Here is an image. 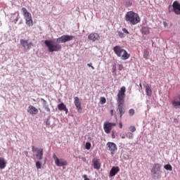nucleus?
<instances>
[{
    "instance_id": "25",
    "label": "nucleus",
    "mask_w": 180,
    "mask_h": 180,
    "mask_svg": "<svg viewBox=\"0 0 180 180\" xmlns=\"http://www.w3.org/2000/svg\"><path fill=\"white\" fill-rule=\"evenodd\" d=\"M128 113L129 116H134V113H136V111L134 110V109L131 108L130 110H129Z\"/></svg>"
},
{
    "instance_id": "11",
    "label": "nucleus",
    "mask_w": 180,
    "mask_h": 180,
    "mask_svg": "<svg viewBox=\"0 0 180 180\" xmlns=\"http://www.w3.org/2000/svg\"><path fill=\"white\" fill-rule=\"evenodd\" d=\"M152 175H157L158 172H161V165L159 163H155L151 170Z\"/></svg>"
},
{
    "instance_id": "35",
    "label": "nucleus",
    "mask_w": 180,
    "mask_h": 180,
    "mask_svg": "<svg viewBox=\"0 0 180 180\" xmlns=\"http://www.w3.org/2000/svg\"><path fill=\"white\" fill-rule=\"evenodd\" d=\"M45 110H46V112H50V108H49L48 105L45 106Z\"/></svg>"
},
{
    "instance_id": "23",
    "label": "nucleus",
    "mask_w": 180,
    "mask_h": 180,
    "mask_svg": "<svg viewBox=\"0 0 180 180\" xmlns=\"http://www.w3.org/2000/svg\"><path fill=\"white\" fill-rule=\"evenodd\" d=\"M148 57H150V52L148 49H145L143 51V58H145L146 60H148Z\"/></svg>"
},
{
    "instance_id": "22",
    "label": "nucleus",
    "mask_w": 180,
    "mask_h": 180,
    "mask_svg": "<svg viewBox=\"0 0 180 180\" xmlns=\"http://www.w3.org/2000/svg\"><path fill=\"white\" fill-rule=\"evenodd\" d=\"M141 33L143 34H150V30L147 27H143L141 29Z\"/></svg>"
},
{
    "instance_id": "37",
    "label": "nucleus",
    "mask_w": 180,
    "mask_h": 180,
    "mask_svg": "<svg viewBox=\"0 0 180 180\" xmlns=\"http://www.w3.org/2000/svg\"><path fill=\"white\" fill-rule=\"evenodd\" d=\"M119 127L120 129H123V124L122 122L119 123Z\"/></svg>"
},
{
    "instance_id": "21",
    "label": "nucleus",
    "mask_w": 180,
    "mask_h": 180,
    "mask_svg": "<svg viewBox=\"0 0 180 180\" xmlns=\"http://www.w3.org/2000/svg\"><path fill=\"white\" fill-rule=\"evenodd\" d=\"M179 101H176L175 100L172 101V104L173 105L174 108H175V109L180 108V96H179Z\"/></svg>"
},
{
    "instance_id": "10",
    "label": "nucleus",
    "mask_w": 180,
    "mask_h": 180,
    "mask_svg": "<svg viewBox=\"0 0 180 180\" xmlns=\"http://www.w3.org/2000/svg\"><path fill=\"white\" fill-rule=\"evenodd\" d=\"M20 43L21 46H22V47L27 50H30V49L33 47V42H29V41L26 39H20Z\"/></svg>"
},
{
    "instance_id": "15",
    "label": "nucleus",
    "mask_w": 180,
    "mask_h": 180,
    "mask_svg": "<svg viewBox=\"0 0 180 180\" xmlns=\"http://www.w3.org/2000/svg\"><path fill=\"white\" fill-rule=\"evenodd\" d=\"M120 172V168L119 167H112L110 171V177L112 178L115 176L117 172Z\"/></svg>"
},
{
    "instance_id": "20",
    "label": "nucleus",
    "mask_w": 180,
    "mask_h": 180,
    "mask_svg": "<svg viewBox=\"0 0 180 180\" xmlns=\"http://www.w3.org/2000/svg\"><path fill=\"white\" fill-rule=\"evenodd\" d=\"M6 167V160L5 158H0V169H4Z\"/></svg>"
},
{
    "instance_id": "31",
    "label": "nucleus",
    "mask_w": 180,
    "mask_h": 180,
    "mask_svg": "<svg viewBox=\"0 0 180 180\" xmlns=\"http://www.w3.org/2000/svg\"><path fill=\"white\" fill-rule=\"evenodd\" d=\"M116 131L115 130H112V139H116Z\"/></svg>"
},
{
    "instance_id": "24",
    "label": "nucleus",
    "mask_w": 180,
    "mask_h": 180,
    "mask_svg": "<svg viewBox=\"0 0 180 180\" xmlns=\"http://www.w3.org/2000/svg\"><path fill=\"white\" fill-rule=\"evenodd\" d=\"M165 169L167 171H172V166L169 164H167L164 166Z\"/></svg>"
},
{
    "instance_id": "42",
    "label": "nucleus",
    "mask_w": 180,
    "mask_h": 180,
    "mask_svg": "<svg viewBox=\"0 0 180 180\" xmlns=\"http://www.w3.org/2000/svg\"><path fill=\"white\" fill-rule=\"evenodd\" d=\"M110 115H111V116H113V115H114V111H113V110H111L110 112Z\"/></svg>"
},
{
    "instance_id": "16",
    "label": "nucleus",
    "mask_w": 180,
    "mask_h": 180,
    "mask_svg": "<svg viewBox=\"0 0 180 180\" xmlns=\"http://www.w3.org/2000/svg\"><path fill=\"white\" fill-rule=\"evenodd\" d=\"M43 148H40V149H38L37 150V154H36V158H37V160H38L39 161H41V160H43Z\"/></svg>"
},
{
    "instance_id": "38",
    "label": "nucleus",
    "mask_w": 180,
    "mask_h": 180,
    "mask_svg": "<svg viewBox=\"0 0 180 180\" xmlns=\"http://www.w3.org/2000/svg\"><path fill=\"white\" fill-rule=\"evenodd\" d=\"M83 178H84V180H89V179H88L86 174H84V175L83 176Z\"/></svg>"
},
{
    "instance_id": "44",
    "label": "nucleus",
    "mask_w": 180,
    "mask_h": 180,
    "mask_svg": "<svg viewBox=\"0 0 180 180\" xmlns=\"http://www.w3.org/2000/svg\"><path fill=\"white\" fill-rule=\"evenodd\" d=\"M139 86H140L141 89H143V85L141 84V83L139 84Z\"/></svg>"
},
{
    "instance_id": "7",
    "label": "nucleus",
    "mask_w": 180,
    "mask_h": 180,
    "mask_svg": "<svg viewBox=\"0 0 180 180\" xmlns=\"http://www.w3.org/2000/svg\"><path fill=\"white\" fill-rule=\"evenodd\" d=\"M116 127V123L115 122H109L108 121L105 122L103 124V130L106 134H110V131H112V127Z\"/></svg>"
},
{
    "instance_id": "45",
    "label": "nucleus",
    "mask_w": 180,
    "mask_h": 180,
    "mask_svg": "<svg viewBox=\"0 0 180 180\" xmlns=\"http://www.w3.org/2000/svg\"><path fill=\"white\" fill-rule=\"evenodd\" d=\"M121 139H126L124 136H121Z\"/></svg>"
},
{
    "instance_id": "29",
    "label": "nucleus",
    "mask_w": 180,
    "mask_h": 180,
    "mask_svg": "<svg viewBox=\"0 0 180 180\" xmlns=\"http://www.w3.org/2000/svg\"><path fill=\"white\" fill-rule=\"evenodd\" d=\"M91 143L89 142L86 143V145H85L86 150H91Z\"/></svg>"
},
{
    "instance_id": "5",
    "label": "nucleus",
    "mask_w": 180,
    "mask_h": 180,
    "mask_svg": "<svg viewBox=\"0 0 180 180\" xmlns=\"http://www.w3.org/2000/svg\"><path fill=\"white\" fill-rule=\"evenodd\" d=\"M22 15L25 19V23L27 26H33V19L32 18V14L27 11L26 8L23 7L22 8Z\"/></svg>"
},
{
    "instance_id": "6",
    "label": "nucleus",
    "mask_w": 180,
    "mask_h": 180,
    "mask_svg": "<svg viewBox=\"0 0 180 180\" xmlns=\"http://www.w3.org/2000/svg\"><path fill=\"white\" fill-rule=\"evenodd\" d=\"M171 8H172V12L175 13V15H180V3L178 1H174L172 5H169L168 7L169 12H171Z\"/></svg>"
},
{
    "instance_id": "39",
    "label": "nucleus",
    "mask_w": 180,
    "mask_h": 180,
    "mask_svg": "<svg viewBox=\"0 0 180 180\" xmlns=\"http://www.w3.org/2000/svg\"><path fill=\"white\" fill-rule=\"evenodd\" d=\"M163 25H164L165 27H167V26H168V23H167V22H165V21L163 22Z\"/></svg>"
},
{
    "instance_id": "30",
    "label": "nucleus",
    "mask_w": 180,
    "mask_h": 180,
    "mask_svg": "<svg viewBox=\"0 0 180 180\" xmlns=\"http://www.w3.org/2000/svg\"><path fill=\"white\" fill-rule=\"evenodd\" d=\"M129 129L131 131V133H134V131H136V127H134V126H131V127H129Z\"/></svg>"
},
{
    "instance_id": "27",
    "label": "nucleus",
    "mask_w": 180,
    "mask_h": 180,
    "mask_svg": "<svg viewBox=\"0 0 180 180\" xmlns=\"http://www.w3.org/2000/svg\"><path fill=\"white\" fill-rule=\"evenodd\" d=\"M100 103H101V105L106 103V98L105 97H101Z\"/></svg>"
},
{
    "instance_id": "9",
    "label": "nucleus",
    "mask_w": 180,
    "mask_h": 180,
    "mask_svg": "<svg viewBox=\"0 0 180 180\" xmlns=\"http://www.w3.org/2000/svg\"><path fill=\"white\" fill-rule=\"evenodd\" d=\"M74 104L78 113H82V105L79 97H74Z\"/></svg>"
},
{
    "instance_id": "17",
    "label": "nucleus",
    "mask_w": 180,
    "mask_h": 180,
    "mask_svg": "<svg viewBox=\"0 0 180 180\" xmlns=\"http://www.w3.org/2000/svg\"><path fill=\"white\" fill-rule=\"evenodd\" d=\"M58 110H64L65 112V114H68V108H67V105L64 104V103H61L58 105Z\"/></svg>"
},
{
    "instance_id": "34",
    "label": "nucleus",
    "mask_w": 180,
    "mask_h": 180,
    "mask_svg": "<svg viewBox=\"0 0 180 180\" xmlns=\"http://www.w3.org/2000/svg\"><path fill=\"white\" fill-rule=\"evenodd\" d=\"M87 65H88V67H90L91 68V70H95V68L94 66H92V63H88Z\"/></svg>"
},
{
    "instance_id": "43",
    "label": "nucleus",
    "mask_w": 180,
    "mask_h": 180,
    "mask_svg": "<svg viewBox=\"0 0 180 180\" xmlns=\"http://www.w3.org/2000/svg\"><path fill=\"white\" fill-rule=\"evenodd\" d=\"M24 153L25 154L26 157L29 155V153L27 151H25Z\"/></svg>"
},
{
    "instance_id": "14",
    "label": "nucleus",
    "mask_w": 180,
    "mask_h": 180,
    "mask_svg": "<svg viewBox=\"0 0 180 180\" xmlns=\"http://www.w3.org/2000/svg\"><path fill=\"white\" fill-rule=\"evenodd\" d=\"M88 39L91 41H96V40H99V39H101V37L99 36V34L94 32V33H91L88 36Z\"/></svg>"
},
{
    "instance_id": "18",
    "label": "nucleus",
    "mask_w": 180,
    "mask_h": 180,
    "mask_svg": "<svg viewBox=\"0 0 180 180\" xmlns=\"http://www.w3.org/2000/svg\"><path fill=\"white\" fill-rule=\"evenodd\" d=\"M93 163L94 169H101V160L94 159Z\"/></svg>"
},
{
    "instance_id": "12",
    "label": "nucleus",
    "mask_w": 180,
    "mask_h": 180,
    "mask_svg": "<svg viewBox=\"0 0 180 180\" xmlns=\"http://www.w3.org/2000/svg\"><path fill=\"white\" fill-rule=\"evenodd\" d=\"M107 148L110 151L111 154H113L117 150L116 145L113 142L107 143Z\"/></svg>"
},
{
    "instance_id": "28",
    "label": "nucleus",
    "mask_w": 180,
    "mask_h": 180,
    "mask_svg": "<svg viewBox=\"0 0 180 180\" xmlns=\"http://www.w3.org/2000/svg\"><path fill=\"white\" fill-rule=\"evenodd\" d=\"M126 136L127 137V139H133V137H134L131 132L127 133Z\"/></svg>"
},
{
    "instance_id": "1",
    "label": "nucleus",
    "mask_w": 180,
    "mask_h": 180,
    "mask_svg": "<svg viewBox=\"0 0 180 180\" xmlns=\"http://www.w3.org/2000/svg\"><path fill=\"white\" fill-rule=\"evenodd\" d=\"M71 40H74V36L63 35L56 39V43H54L52 40H45L44 44L48 47L49 53H54V51H61L63 46L60 43H67V41H71Z\"/></svg>"
},
{
    "instance_id": "19",
    "label": "nucleus",
    "mask_w": 180,
    "mask_h": 180,
    "mask_svg": "<svg viewBox=\"0 0 180 180\" xmlns=\"http://www.w3.org/2000/svg\"><path fill=\"white\" fill-rule=\"evenodd\" d=\"M145 89L147 96H151L153 95V91L151 90V87H150V85H145Z\"/></svg>"
},
{
    "instance_id": "8",
    "label": "nucleus",
    "mask_w": 180,
    "mask_h": 180,
    "mask_svg": "<svg viewBox=\"0 0 180 180\" xmlns=\"http://www.w3.org/2000/svg\"><path fill=\"white\" fill-rule=\"evenodd\" d=\"M53 158L57 167H65V165H68L67 160H64L63 159H59L56 153H53Z\"/></svg>"
},
{
    "instance_id": "41",
    "label": "nucleus",
    "mask_w": 180,
    "mask_h": 180,
    "mask_svg": "<svg viewBox=\"0 0 180 180\" xmlns=\"http://www.w3.org/2000/svg\"><path fill=\"white\" fill-rule=\"evenodd\" d=\"M41 101H43V102H44V105H47V101H46V100H44V99H41Z\"/></svg>"
},
{
    "instance_id": "36",
    "label": "nucleus",
    "mask_w": 180,
    "mask_h": 180,
    "mask_svg": "<svg viewBox=\"0 0 180 180\" xmlns=\"http://www.w3.org/2000/svg\"><path fill=\"white\" fill-rule=\"evenodd\" d=\"M32 153H36V151H37V149L34 148V146H32Z\"/></svg>"
},
{
    "instance_id": "33",
    "label": "nucleus",
    "mask_w": 180,
    "mask_h": 180,
    "mask_svg": "<svg viewBox=\"0 0 180 180\" xmlns=\"http://www.w3.org/2000/svg\"><path fill=\"white\" fill-rule=\"evenodd\" d=\"M122 32H124V33H126V34H129V31L126 28H123Z\"/></svg>"
},
{
    "instance_id": "2",
    "label": "nucleus",
    "mask_w": 180,
    "mask_h": 180,
    "mask_svg": "<svg viewBox=\"0 0 180 180\" xmlns=\"http://www.w3.org/2000/svg\"><path fill=\"white\" fill-rule=\"evenodd\" d=\"M117 98V110L120 113V118L126 113V108H124V98H126V86H123L118 91Z\"/></svg>"
},
{
    "instance_id": "32",
    "label": "nucleus",
    "mask_w": 180,
    "mask_h": 180,
    "mask_svg": "<svg viewBox=\"0 0 180 180\" xmlns=\"http://www.w3.org/2000/svg\"><path fill=\"white\" fill-rule=\"evenodd\" d=\"M118 34H119L120 37H121V38L124 37V33H123L122 32H119Z\"/></svg>"
},
{
    "instance_id": "13",
    "label": "nucleus",
    "mask_w": 180,
    "mask_h": 180,
    "mask_svg": "<svg viewBox=\"0 0 180 180\" xmlns=\"http://www.w3.org/2000/svg\"><path fill=\"white\" fill-rule=\"evenodd\" d=\"M27 112L28 113H30V115H32V116H34V115H37L39 113V110L33 105H30L28 107Z\"/></svg>"
},
{
    "instance_id": "4",
    "label": "nucleus",
    "mask_w": 180,
    "mask_h": 180,
    "mask_svg": "<svg viewBox=\"0 0 180 180\" xmlns=\"http://www.w3.org/2000/svg\"><path fill=\"white\" fill-rule=\"evenodd\" d=\"M113 51L117 57H121L122 60H129L130 58V54L120 46H115L113 48Z\"/></svg>"
},
{
    "instance_id": "40",
    "label": "nucleus",
    "mask_w": 180,
    "mask_h": 180,
    "mask_svg": "<svg viewBox=\"0 0 180 180\" xmlns=\"http://www.w3.org/2000/svg\"><path fill=\"white\" fill-rule=\"evenodd\" d=\"M46 126H50V121L49 120H46Z\"/></svg>"
},
{
    "instance_id": "26",
    "label": "nucleus",
    "mask_w": 180,
    "mask_h": 180,
    "mask_svg": "<svg viewBox=\"0 0 180 180\" xmlns=\"http://www.w3.org/2000/svg\"><path fill=\"white\" fill-rule=\"evenodd\" d=\"M35 165L38 169H41V163L39 161L36 162Z\"/></svg>"
},
{
    "instance_id": "46",
    "label": "nucleus",
    "mask_w": 180,
    "mask_h": 180,
    "mask_svg": "<svg viewBox=\"0 0 180 180\" xmlns=\"http://www.w3.org/2000/svg\"><path fill=\"white\" fill-rule=\"evenodd\" d=\"M0 26H2V22H1V21H0Z\"/></svg>"
},
{
    "instance_id": "3",
    "label": "nucleus",
    "mask_w": 180,
    "mask_h": 180,
    "mask_svg": "<svg viewBox=\"0 0 180 180\" xmlns=\"http://www.w3.org/2000/svg\"><path fill=\"white\" fill-rule=\"evenodd\" d=\"M125 20L130 23V25H137L140 23V16L136 13L134 11H129L125 15Z\"/></svg>"
}]
</instances>
